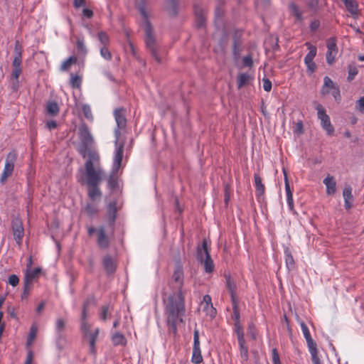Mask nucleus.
<instances>
[{
  "label": "nucleus",
  "mask_w": 364,
  "mask_h": 364,
  "mask_svg": "<svg viewBox=\"0 0 364 364\" xmlns=\"http://www.w3.org/2000/svg\"><path fill=\"white\" fill-rule=\"evenodd\" d=\"M164 302L168 331L176 336L178 325L184 322L186 309L183 297H167Z\"/></svg>",
  "instance_id": "obj_1"
},
{
  "label": "nucleus",
  "mask_w": 364,
  "mask_h": 364,
  "mask_svg": "<svg viewBox=\"0 0 364 364\" xmlns=\"http://www.w3.org/2000/svg\"><path fill=\"white\" fill-rule=\"evenodd\" d=\"M102 181V170L95 168V164H92L90 161L85 163V174L82 176L79 182L81 184L87 185V195L89 198L94 200L96 198L102 196L99 185Z\"/></svg>",
  "instance_id": "obj_2"
},
{
  "label": "nucleus",
  "mask_w": 364,
  "mask_h": 364,
  "mask_svg": "<svg viewBox=\"0 0 364 364\" xmlns=\"http://www.w3.org/2000/svg\"><path fill=\"white\" fill-rule=\"evenodd\" d=\"M78 136L80 143L77 147V151L82 158L87 157V161H90L92 164L98 163L100 156L97 152L91 146L94 142L93 137L90 132L89 127L87 124L82 122L78 127Z\"/></svg>",
  "instance_id": "obj_3"
},
{
  "label": "nucleus",
  "mask_w": 364,
  "mask_h": 364,
  "mask_svg": "<svg viewBox=\"0 0 364 364\" xmlns=\"http://www.w3.org/2000/svg\"><path fill=\"white\" fill-rule=\"evenodd\" d=\"M88 301L84 303L80 319V330L85 337L89 338L90 351L91 353H95V343L97 339L100 329L97 328L94 332H90V324L88 323Z\"/></svg>",
  "instance_id": "obj_4"
},
{
  "label": "nucleus",
  "mask_w": 364,
  "mask_h": 364,
  "mask_svg": "<svg viewBox=\"0 0 364 364\" xmlns=\"http://www.w3.org/2000/svg\"><path fill=\"white\" fill-rule=\"evenodd\" d=\"M196 259L203 264L204 270L206 273H212L215 270V264L210 257L205 239L203 240L202 246L197 247Z\"/></svg>",
  "instance_id": "obj_5"
},
{
  "label": "nucleus",
  "mask_w": 364,
  "mask_h": 364,
  "mask_svg": "<svg viewBox=\"0 0 364 364\" xmlns=\"http://www.w3.org/2000/svg\"><path fill=\"white\" fill-rule=\"evenodd\" d=\"M144 31L146 33L145 36V43L146 48L149 50L153 58L158 62H161V59L159 56L156 44V38L153 34V27L149 21H146V26L144 27Z\"/></svg>",
  "instance_id": "obj_6"
},
{
  "label": "nucleus",
  "mask_w": 364,
  "mask_h": 364,
  "mask_svg": "<svg viewBox=\"0 0 364 364\" xmlns=\"http://www.w3.org/2000/svg\"><path fill=\"white\" fill-rule=\"evenodd\" d=\"M42 272L41 267L26 269L23 278V287L22 296H28L33 287V284L36 281Z\"/></svg>",
  "instance_id": "obj_7"
},
{
  "label": "nucleus",
  "mask_w": 364,
  "mask_h": 364,
  "mask_svg": "<svg viewBox=\"0 0 364 364\" xmlns=\"http://www.w3.org/2000/svg\"><path fill=\"white\" fill-rule=\"evenodd\" d=\"M17 159V153L15 150L10 151L6 158L5 166L1 174L0 182L4 184L11 176L14 169V164Z\"/></svg>",
  "instance_id": "obj_8"
},
{
  "label": "nucleus",
  "mask_w": 364,
  "mask_h": 364,
  "mask_svg": "<svg viewBox=\"0 0 364 364\" xmlns=\"http://www.w3.org/2000/svg\"><path fill=\"white\" fill-rule=\"evenodd\" d=\"M317 110L318 118L321 120V127L326 132L328 136H331L334 133V127L331 124L330 117L326 114V109L321 104H318L316 107Z\"/></svg>",
  "instance_id": "obj_9"
},
{
  "label": "nucleus",
  "mask_w": 364,
  "mask_h": 364,
  "mask_svg": "<svg viewBox=\"0 0 364 364\" xmlns=\"http://www.w3.org/2000/svg\"><path fill=\"white\" fill-rule=\"evenodd\" d=\"M183 284V271L181 266L178 265L173 274L171 287L174 289L173 296H183L185 292L182 291Z\"/></svg>",
  "instance_id": "obj_10"
},
{
  "label": "nucleus",
  "mask_w": 364,
  "mask_h": 364,
  "mask_svg": "<svg viewBox=\"0 0 364 364\" xmlns=\"http://www.w3.org/2000/svg\"><path fill=\"white\" fill-rule=\"evenodd\" d=\"M11 228L16 244L20 247L22 245L24 236V228L21 219L18 216H13Z\"/></svg>",
  "instance_id": "obj_11"
},
{
  "label": "nucleus",
  "mask_w": 364,
  "mask_h": 364,
  "mask_svg": "<svg viewBox=\"0 0 364 364\" xmlns=\"http://www.w3.org/2000/svg\"><path fill=\"white\" fill-rule=\"evenodd\" d=\"M125 114L126 109L124 107L117 108L114 112V115L117 126V129L114 130L116 143H117V141L119 140V136L121 134L119 130L125 129L127 126V119Z\"/></svg>",
  "instance_id": "obj_12"
},
{
  "label": "nucleus",
  "mask_w": 364,
  "mask_h": 364,
  "mask_svg": "<svg viewBox=\"0 0 364 364\" xmlns=\"http://www.w3.org/2000/svg\"><path fill=\"white\" fill-rule=\"evenodd\" d=\"M243 32L242 30L236 29L232 33V55L235 59H238L242 51Z\"/></svg>",
  "instance_id": "obj_13"
},
{
  "label": "nucleus",
  "mask_w": 364,
  "mask_h": 364,
  "mask_svg": "<svg viewBox=\"0 0 364 364\" xmlns=\"http://www.w3.org/2000/svg\"><path fill=\"white\" fill-rule=\"evenodd\" d=\"M116 152L114 157V162L112 166V170H114V172H118L119 169L121 167L122 161L123 159V154H124V141H117L116 143Z\"/></svg>",
  "instance_id": "obj_14"
},
{
  "label": "nucleus",
  "mask_w": 364,
  "mask_h": 364,
  "mask_svg": "<svg viewBox=\"0 0 364 364\" xmlns=\"http://www.w3.org/2000/svg\"><path fill=\"white\" fill-rule=\"evenodd\" d=\"M193 10L196 17V26L198 28H201L205 26L206 22V16L205 11L202 8V6L197 4L194 3L193 4Z\"/></svg>",
  "instance_id": "obj_15"
},
{
  "label": "nucleus",
  "mask_w": 364,
  "mask_h": 364,
  "mask_svg": "<svg viewBox=\"0 0 364 364\" xmlns=\"http://www.w3.org/2000/svg\"><path fill=\"white\" fill-rule=\"evenodd\" d=\"M117 202H110L107 207L106 218L108 225L112 228V233L114 232V226L117 218Z\"/></svg>",
  "instance_id": "obj_16"
},
{
  "label": "nucleus",
  "mask_w": 364,
  "mask_h": 364,
  "mask_svg": "<svg viewBox=\"0 0 364 364\" xmlns=\"http://www.w3.org/2000/svg\"><path fill=\"white\" fill-rule=\"evenodd\" d=\"M306 45L309 46V52L304 58V63L307 66L308 70L312 73L316 69V65L314 62V58L316 55V48L312 46L309 43H306Z\"/></svg>",
  "instance_id": "obj_17"
},
{
  "label": "nucleus",
  "mask_w": 364,
  "mask_h": 364,
  "mask_svg": "<svg viewBox=\"0 0 364 364\" xmlns=\"http://www.w3.org/2000/svg\"><path fill=\"white\" fill-rule=\"evenodd\" d=\"M200 308L210 318L215 317L217 311L215 308L213 307L211 301V297H203L200 301Z\"/></svg>",
  "instance_id": "obj_18"
},
{
  "label": "nucleus",
  "mask_w": 364,
  "mask_h": 364,
  "mask_svg": "<svg viewBox=\"0 0 364 364\" xmlns=\"http://www.w3.org/2000/svg\"><path fill=\"white\" fill-rule=\"evenodd\" d=\"M23 47L18 40L15 41L14 55V58L12 62L13 68H21Z\"/></svg>",
  "instance_id": "obj_19"
},
{
  "label": "nucleus",
  "mask_w": 364,
  "mask_h": 364,
  "mask_svg": "<svg viewBox=\"0 0 364 364\" xmlns=\"http://www.w3.org/2000/svg\"><path fill=\"white\" fill-rule=\"evenodd\" d=\"M97 245L102 250H107L109 247V239L106 235L104 226H100L97 229Z\"/></svg>",
  "instance_id": "obj_20"
},
{
  "label": "nucleus",
  "mask_w": 364,
  "mask_h": 364,
  "mask_svg": "<svg viewBox=\"0 0 364 364\" xmlns=\"http://www.w3.org/2000/svg\"><path fill=\"white\" fill-rule=\"evenodd\" d=\"M338 88L339 87L336 85L329 77L325 76L323 78V85L321 90V95L325 96L330 94V90L332 91Z\"/></svg>",
  "instance_id": "obj_21"
},
{
  "label": "nucleus",
  "mask_w": 364,
  "mask_h": 364,
  "mask_svg": "<svg viewBox=\"0 0 364 364\" xmlns=\"http://www.w3.org/2000/svg\"><path fill=\"white\" fill-rule=\"evenodd\" d=\"M343 196L344 198V206L346 210H349L353 207L354 197L352 194V188L350 186H346L343 191Z\"/></svg>",
  "instance_id": "obj_22"
},
{
  "label": "nucleus",
  "mask_w": 364,
  "mask_h": 364,
  "mask_svg": "<svg viewBox=\"0 0 364 364\" xmlns=\"http://www.w3.org/2000/svg\"><path fill=\"white\" fill-rule=\"evenodd\" d=\"M323 183L326 186L327 195H333L336 191V181L333 176L328 174L323 179Z\"/></svg>",
  "instance_id": "obj_23"
},
{
  "label": "nucleus",
  "mask_w": 364,
  "mask_h": 364,
  "mask_svg": "<svg viewBox=\"0 0 364 364\" xmlns=\"http://www.w3.org/2000/svg\"><path fill=\"white\" fill-rule=\"evenodd\" d=\"M104 268L107 274H113L116 270V262L110 255H106L102 260Z\"/></svg>",
  "instance_id": "obj_24"
},
{
  "label": "nucleus",
  "mask_w": 364,
  "mask_h": 364,
  "mask_svg": "<svg viewBox=\"0 0 364 364\" xmlns=\"http://www.w3.org/2000/svg\"><path fill=\"white\" fill-rule=\"evenodd\" d=\"M289 9L290 14L294 17L295 21L301 22L304 20L302 11L299 9V6L296 5L294 2L289 4Z\"/></svg>",
  "instance_id": "obj_25"
},
{
  "label": "nucleus",
  "mask_w": 364,
  "mask_h": 364,
  "mask_svg": "<svg viewBox=\"0 0 364 364\" xmlns=\"http://www.w3.org/2000/svg\"><path fill=\"white\" fill-rule=\"evenodd\" d=\"M300 326H301V328L302 333L304 334V336L306 341L308 348L314 346H316V343L311 338L310 331L309 330L308 326L306 325V323L302 321L300 323Z\"/></svg>",
  "instance_id": "obj_26"
},
{
  "label": "nucleus",
  "mask_w": 364,
  "mask_h": 364,
  "mask_svg": "<svg viewBox=\"0 0 364 364\" xmlns=\"http://www.w3.org/2000/svg\"><path fill=\"white\" fill-rule=\"evenodd\" d=\"M58 104L53 100L48 101L46 105V112L50 117H55L59 114Z\"/></svg>",
  "instance_id": "obj_27"
},
{
  "label": "nucleus",
  "mask_w": 364,
  "mask_h": 364,
  "mask_svg": "<svg viewBox=\"0 0 364 364\" xmlns=\"http://www.w3.org/2000/svg\"><path fill=\"white\" fill-rule=\"evenodd\" d=\"M254 178L256 188V195L257 197H260L263 196L264 193V185L262 183V178L259 176V174L255 173Z\"/></svg>",
  "instance_id": "obj_28"
},
{
  "label": "nucleus",
  "mask_w": 364,
  "mask_h": 364,
  "mask_svg": "<svg viewBox=\"0 0 364 364\" xmlns=\"http://www.w3.org/2000/svg\"><path fill=\"white\" fill-rule=\"evenodd\" d=\"M107 185L112 191H115L119 186L117 172H114V170H112L111 174L109 176Z\"/></svg>",
  "instance_id": "obj_29"
},
{
  "label": "nucleus",
  "mask_w": 364,
  "mask_h": 364,
  "mask_svg": "<svg viewBox=\"0 0 364 364\" xmlns=\"http://www.w3.org/2000/svg\"><path fill=\"white\" fill-rule=\"evenodd\" d=\"M224 277L226 280V286L229 290V293L230 296H234L236 293V284L235 281L232 279L230 274L225 273Z\"/></svg>",
  "instance_id": "obj_30"
},
{
  "label": "nucleus",
  "mask_w": 364,
  "mask_h": 364,
  "mask_svg": "<svg viewBox=\"0 0 364 364\" xmlns=\"http://www.w3.org/2000/svg\"><path fill=\"white\" fill-rule=\"evenodd\" d=\"M240 346V354L242 362H247L249 358L248 348L245 344V340L237 341Z\"/></svg>",
  "instance_id": "obj_31"
},
{
  "label": "nucleus",
  "mask_w": 364,
  "mask_h": 364,
  "mask_svg": "<svg viewBox=\"0 0 364 364\" xmlns=\"http://www.w3.org/2000/svg\"><path fill=\"white\" fill-rule=\"evenodd\" d=\"M169 6L167 8L168 14L172 17L177 16L179 9V1H169Z\"/></svg>",
  "instance_id": "obj_32"
},
{
  "label": "nucleus",
  "mask_w": 364,
  "mask_h": 364,
  "mask_svg": "<svg viewBox=\"0 0 364 364\" xmlns=\"http://www.w3.org/2000/svg\"><path fill=\"white\" fill-rule=\"evenodd\" d=\"M345 6L348 11L353 16L357 15L358 13V3L355 0H345Z\"/></svg>",
  "instance_id": "obj_33"
},
{
  "label": "nucleus",
  "mask_w": 364,
  "mask_h": 364,
  "mask_svg": "<svg viewBox=\"0 0 364 364\" xmlns=\"http://www.w3.org/2000/svg\"><path fill=\"white\" fill-rule=\"evenodd\" d=\"M38 332V328L36 324H33L30 328V332L27 338L26 346L29 348L33 344Z\"/></svg>",
  "instance_id": "obj_34"
},
{
  "label": "nucleus",
  "mask_w": 364,
  "mask_h": 364,
  "mask_svg": "<svg viewBox=\"0 0 364 364\" xmlns=\"http://www.w3.org/2000/svg\"><path fill=\"white\" fill-rule=\"evenodd\" d=\"M112 341L114 346H125L127 343L124 336L118 332L112 336Z\"/></svg>",
  "instance_id": "obj_35"
},
{
  "label": "nucleus",
  "mask_w": 364,
  "mask_h": 364,
  "mask_svg": "<svg viewBox=\"0 0 364 364\" xmlns=\"http://www.w3.org/2000/svg\"><path fill=\"white\" fill-rule=\"evenodd\" d=\"M311 354V361L313 364H322L318 358V352L317 350V345L308 348Z\"/></svg>",
  "instance_id": "obj_36"
},
{
  "label": "nucleus",
  "mask_w": 364,
  "mask_h": 364,
  "mask_svg": "<svg viewBox=\"0 0 364 364\" xmlns=\"http://www.w3.org/2000/svg\"><path fill=\"white\" fill-rule=\"evenodd\" d=\"M250 76L247 73H240L237 77V88L240 89L249 83Z\"/></svg>",
  "instance_id": "obj_37"
},
{
  "label": "nucleus",
  "mask_w": 364,
  "mask_h": 364,
  "mask_svg": "<svg viewBox=\"0 0 364 364\" xmlns=\"http://www.w3.org/2000/svg\"><path fill=\"white\" fill-rule=\"evenodd\" d=\"M284 255L287 267L289 269L293 268L294 267V260L289 247L284 249Z\"/></svg>",
  "instance_id": "obj_38"
},
{
  "label": "nucleus",
  "mask_w": 364,
  "mask_h": 364,
  "mask_svg": "<svg viewBox=\"0 0 364 364\" xmlns=\"http://www.w3.org/2000/svg\"><path fill=\"white\" fill-rule=\"evenodd\" d=\"M203 360V359L201 354V350H193L191 362L194 364H200Z\"/></svg>",
  "instance_id": "obj_39"
},
{
  "label": "nucleus",
  "mask_w": 364,
  "mask_h": 364,
  "mask_svg": "<svg viewBox=\"0 0 364 364\" xmlns=\"http://www.w3.org/2000/svg\"><path fill=\"white\" fill-rule=\"evenodd\" d=\"M85 212L88 217L92 218L98 213V209L96 205L91 203H87L85 207Z\"/></svg>",
  "instance_id": "obj_40"
},
{
  "label": "nucleus",
  "mask_w": 364,
  "mask_h": 364,
  "mask_svg": "<svg viewBox=\"0 0 364 364\" xmlns=\"http://www.w3.org/2000/svg\"><path fill=\"white\" fill-rule=\"evenodd\" d=\"M234 331L237 334V341L245 340L243 329L240 321L235 322Z\"/></svg>",
  "instance_id": "obj_41"
},
{
  "label": "nucleus",
  "mask_w": 364,
  "mask_h": 364,
  "mask_svg": "<svg viewBox=\"0 0 364 364\" xmlns=\"http://www.w3.org/2000/svg\"><path fill=\"white\" fill-rule=\"evenodd\" d=\"M77 57L75 56H70L69 58H68L63 63V64L60 66L61 70H68L72 64H75L77 63Z\"/></svg>",
  "instance_id": "obj_42"
},
{
  "label": "nucleus",
  "mask_w": 364,
  "mask_h": 364,
  "mask_svg": "<svg viewBox=\"0 0 364 364\" xmlns=\"http://www.w3.org/2000/svg\"><path fill=\"white\" fill-rule=\"evenodd\" d=\"M82 79L81 77L73 74H71L70 84L73 88H79L81 85Z\"/></svg>",
  "instance_id": "obj_43"
},
{
  "label": "nucleus",
  "mask_w": 364,
  "mask_h": 364,
  "mask_svg": "<svg viewBox=\"0 0 364 364\" xmlns=\"http://www.w3.org/2000/svg\"><path fill=\"white\" fill-rule=\"evenodd\" d=\"M98 39L103 46H107L109 43V36L105 31H100L98 33Z\"/></svg>",
  "instance_id": "obj_44"
},
{
  "label": "nucleus",
  "mask_w": 364,
  "mask_h": 364,
  "mask_svg": "<svg viewBox=\"0 0 364 364\" xmlns=\"http://www.w3.org/2000/svg\"><path fill=\"white\" fill-rule=\"evenodd\" d=\"M82 111L85 118L90 121L93 120V115L90 107L88 105H83L82 106Z\"/></svg>",
  "instance_id": "obj_45"
},
{
  "label": "nucleus",
  "mask_w": 364,
  "mask_h": 364,
  "mask_svg": "<svg viewBox=\"0 0 364 364\" xmlns=\"http://www.w3.org/2000/svg\"><path fill=\"white\" fill-rule=\"evenodd\" d=\"M193 350H200V343L199 339V331L198 329H195L193 332Z\"/></svg>",
  "instance_id": "obj_46"
},
{
  "label": "nucleus",
  "mask_w": 364,
  "mask_h": 364,
  "mask_svg": "<svg viewBox=\"0 0 364 364\" xmlns=\"http://www.w3.org/2000/svg\"><path fill=\"white\" fill-rule=\"evenodd\" d=\"M348 75L347 80L348 82L353 80L355 76L358 74V69L355 65H350L348 66Z\"/></svg>",
  "instance_id": "obj_47"
},
{
  "label": "nucleus",
  "mask_w": 364,
  "mask_h": 364,
  "mask_svg": "<svg viewBox=\"0 0 364 364\" xmlns=\"http://www.w3.org/2000/svg\"><path fill=\"white\" fill-rule=\"evenodd\" d=\"M224 203L228 206L230 198V185L229 183H225L224 186Z\"/></svg>",
  "instance_id": "obj_48"
},
{
  "label": "nucleus",
  "mask_w": 364,
  "mask_h": 364,
  "mask_svg": "<svg viewBox=\"0 0 364 364\" xmlns=\"http://www.w3.org/2000/svg\"><path fill=\"white\" fill-rule=\"evenodd\" d=\"M236 298L237 297H232V304H233L232 318H233L235 322L240 321V312H239L238 309L235 304H236Z\"/></svg>",
  "instance_id": "obj_49"
},
{
  "label": "nucleus",
  "mask_w": 364,
  "mask_h": 364,
  "mask_svg": "<svg viewBox=\"0 0 364 364\" xmlns=\"http://www.w3.org/2000/svg\"><path fill=\"white\" fill-rule=\"evenodd\" d=\"M283 172H284V183H285V191H286L287 198L291 197V196H293V195H292V192L290 188V185H289V182L288 180L287 174L284 169L283 170Z\"/></svg>",
  "instance_id": "obj_50"
},
{
  "label": "nucleus",
  "mask_w": 364,
  "mask_h": 364,
  "mask_svg": "<svg viewBox=\"0 0 364 364\" xmlns=\"http://www.w3.org/2000/svg\"><path fill=\"white\" fill-rule=\"evenodd\" d=\"M100 54L107 60H110L112 59V53H110L107 46H102L101 48Z\"/></svg>",
  "instance_id": "obj_51"
},
{
  "label": "nucleus",
  "mask_w": 364,
  "mask_h": 364,
  "mask_svg": "<svg viewBox=\"0 0 364 364\" xmlns=\"http://www.w3.org/2000/svg\"><path fill=\"white\" fill-rule=\"evenodd\" d=\"M65 321L62 318H58L55 321V330L58 332H61L65 327Z\"/></svg>",
  "instance_id": "obj_52"
},
{
  "label": "nucleus",
  "mask_w": 364,
  "mask_h": 364,
  "mask_svg": "<svg viewBox=\"0 0 364 364\" xmlns=\"http://www.w3.org/2000/svg\"><path fill=\"white\" fill-rule=\"evenodd\" d=\"M110 306L109 305H105L102 307L100 313V318L105 321L107 318V315L110 312Z\"/></svg>",
  "instance_id": "obj_53"
},
{
  "label": "nucleus",
  "mask_w": 364,
  "mask_h": 364,
  "mask_svg": "<svg viewBox=\"0 0 364 364\" xmlns=\"http://www.w3.org/2000/svg\"><path fill=\"white\" fill-rule=\"evenodd\" d=\"M272 357L273 364H282L281 361H280L279 355V353H278L277 348L272 349Z\"/></svg>",
  "instance_id": "obj_54"
},
{
  "label": "nucleus",
  "mask_w": 364,
  "mask_h": 364,
  "mask_svg": "<svg viewBox=\"0 0 364 364\" xmlns=\"http://www.w3.org/2000/svg\"><path fill=\"white\" fill-rule=\"evenodd\" d=\"M76 44H77V48L79 51H80L81 53H82L84 54L86 53L87 49H86V47L84 44V41L82 39L77 38Z\"/></svg>",
  "instance_id": "obj_55"
},
{
  "label": "nucleus",
  "mask_w": 364,
  "mask_h": 364,
  "mask_svg": "<svg viewBox=\"0 0 364 364\" xmlns=\"http://www.w3.org/2000/svg\"><path fill=\"white\" fill-rule=\"evenodd\" d=\"M242 63H243V65L245 67H250V68L252 67L253 60H252V56L250 55L245 56L242 59Z\"/></svg>",
  "instance_id": "obj_56"
},
{
  "label": "nucleus",
  "mask_w": 364,
  "mask_h": 364,
  "mask_svg": "<svg viewBox=\"0 0 364 364\" xmlns=\"http://www.w3.org/2000/svg\"><path fill=\"white\" fill-rule=\"evenodd\" d=\"M9 283L13 287L17 286L19 283V279L18 276L16 274L10 275L9 277Z\"/></svg>",
  "instance_id": "obj_57"
},
{
  "label": "nucleus",
  "mask_w": 364,
  "mask_h": 364,
  "mask_svg": "<svg viewBox=\"0 0 364 364\" xmlns=\"http://www.w3.org/2000/svg\"><path fill=\"white\" fill-rule=\"evenodd\" d=\"M138 9H139V11L141 15L144 18V23L146 24V21H149V19H148V14L146 11V8H145L144 5L142 4V5L139 6ZM145 26H146V25L144 26V27Z\"/></svg>",
  "instance_id": "obj_58"
},
{
  "label": "nucleus",
  "mask_w": 364,
  "mask_h": 364,
  "mask_svg": "<svg viewBox=\"0 0 364 364\" xmlns=\"http://www.w3.org/2000/svg\"><path fill=\"white\" fill-rule=\"evenodd\" d=\"M22 73L21 68H13L11 73V77L16 80H18V77Z\"/></svg>",
  "instance_id": "obj_59"
},
{
  "label": "nucleus",
  "mask_w": 364,
  "mask_h": 364,
  "mask_svg": "<svg viewBox=\"0 0 364 364\" xmlns=\"http://www.w3.org/2000/svg\"><path fill=\"white\" fill-rule=\"evenodd\" d=\"M262 81L264 90L269 92L272 90V82L268 78H264Z\"/></svg>",
  "instance_id": "obj_60"
},
{
  "label": "nucleus",
  "mask_w": 364,
  "mask_h": 364,
  "mask_svg": "<svg viewBox=\"0 0 364 364\" xmlns=\"http://www.w3.org/2000/svg\"><path fill=\"white\" fill-rule=\"evenodd\" d=\"M331 95H333V97H334L335 100L337 102H340L341 100V92H340V89H335L334 90H332L331 91Z\"/></svg>",
  "instance_id": "obj_61"
},
{
  "label": "nucleus",
  "mask_w": 364,
  "mask_h": 364,
  "mask_svg": "<svg viewBox=\"0 0 364 364\" xmlns=\"http://www.w3.org/2000/svg\"><path fill=\"white\" fill-rule=\"evenodd\" d=\"M336 43L334 39H330L327 42L328 51L331 50V52H332L333 50H335L336 49Z\"/></svg>",
  "instance_id": "obj_62"
},
{
  "label": "nucleus",
  "mask_w": 364,
  "mask_h": 364,
  "mask_svg": "<svg viewBox=\"0 0 364 364\" xmlns=\"http://www.w3.org/2000/svg\"><path fill=\"white\" fill-rule=\"evenodd\" d=\"M33 359V351L31 349H29L28 350V353H27V356H26V360L25 361V364H32Z\"/></svg>",
  "instance_id": "obj_63"
},
{
  "label": "nucleus",
  "mask_w": 364,
  "mask_h": 364,
  "mask_svg": "<svg viewBox=\"0 0 364 364\" xmlns=\"http://www.w3.org/2000/svg\"><path fill=\"white\" fill-rule=\"evenodd\" d=\"M57 126V122L55 120L48 121L46 123V127L50 130L55 129Z\"/></svg>",
  "instance_id": "obj_64"
}]
</instances>
